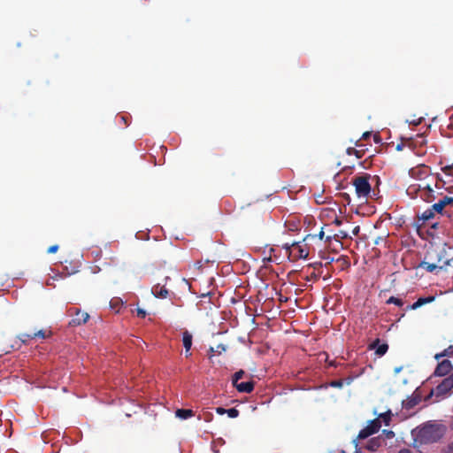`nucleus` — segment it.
Listing matches in <instances>:
<instances>
[{
    "mask_svg": "<svg viewBox=\"0 0 453 453\" xmlns=\"http://www.w3.org/2000/svg\"><path fill=\"white\" fill-rule=\"evenodd\" d=\"M443 436V429L435 424H425L418 429L417 439L421 443H434Z\"/></svg>",
    "mask_w": 453,
    "mask_h": 453,
    "instance_id": "nucleus-1",
    "label": "nucleus"
},
{
    "mask_svg": "<svg viewBox=\"0 0 453 453\" xmlns=\"http://www.w3.org/2000/svg\"><path fill=\"white\" fill-rule=\"evenodd\" d=\"M370 178L371 175L368 173L353 178L352 184L355 187L356 195L359 199H368L372 190L371 184L369 182Z\"/></svg>",
    "mask_w": 453,
    "mask_h": 453,
    "instance_id": "nucleus-2",
    "label": "nucleus"
},
{
    "mask_svg": "<svg viewBox=\"0 0 453 453\" xmlns=\"http://www.w3.org/2000/svg\"><path fill=\"white\" fill-rule=\"evenodd\" d=\"M412 190L414 192H418L420 198L427 203H432L436 198L435 191L431 188L429 184H426V186L418 185V188L415 186H411L408 188V192H411Z\"/></svg>",
    "mask_w": 453,
    "mask_h": 453,
    "instance_id": "nucleus-3",
    "label": "nucleus"
},
{
    "mask_svg": "<svg viewBox=\"0 0 453 453\" xmlns=\"http://www.w3.org/2000/svg\"><path fill=\"white\" fill-rule=\"evenodd\" d=\"M51 335H52V332L50 329H40L38 331H35L33 334H20L18 336V339L20 342L19 348L21 346V344H27V342L30 340L47 339V338H50Z\"/></svg>",
    "mask_w": 453,
    "mask_h": 453,
    "instance_id": "nucleus-4",
    "label": "nucleus"
},
{
    "mask_svg": "<svg viewBox=\"0 0 453 453\" xmlns=\"http://www.w3.org/2000/svg\"><path fill=\"white\" fill-rule=\"evenodd\" d=\"M381 426V422L379 418L371 420L369 424L358 433L357 438L360 440L365 439L370 435L377 433Z\"/></svg>",
    "mask_w": 453,
    "mask_h": 453,
    "instance_id": "nucleus-5",
    "label": "nucleus"
},
{
    "mask_svg": "<svg viewBox=\"0 0 453 453\" xmlns=\"http://www.w3.org/2000/svg\"><path fill=\"white\" fill-rule=\"evenodd\" d=\"M410 174L413 179L425 180L431 175V170L425 165H419L410 170Z\"/></svg>",
    "mask_w": 453,
    "mask_h": 453,
    "instance_id": "nucleus-6",
    "label": "nucleus"
},
{
    "mask_svg": "<svg viewBox=\"0 0 453 453\" xmlns=\"http://www.w3.org/2000/svg\"><path fill=\"white\" fill-rule=\"evenodd\" d=\"M73 314L74 317L69 321L70 326L74 327L84 325L89 319V314L81 311L80 309H75Z\"/></svg>",
    "mask_w": 453,
    "mask_h": 453,
    "instance_id": "nucleus-7",
    "label": "nucleus"
},
{
    "mask_svg": "<svg viewBox=\"0 0 453 453\" xmlns=\"http://www.w3.org/2000/svg\"><path fill=\"white\" fill-rule=\"evenodd\" d=\"M291 246H294V249H292V251H290V257L293 258V260H297L301 258H306L309 255V250L307 248L303 245H300L299 242H292Z\"/></svg>",
    "mask_w": 453,
    "mask_h": 453,
    "instance_id": "nucleus-8",
    "label": "nucleus"
},
{
    "mask_svg": "<svg viewBox=\"0 0 453 453\" xmlns=\"http://www.w3.org/2000/svg\"><path fill=\"white\" fill-rule=\"evenodd\" d=\"M452 388L453 384L447 377L434 389L432 390L431 395L434 394L437 397H442Z\"/></svg>",
    "mask_w": 453,
    "mask_h": 453,
    "instance_id": "nucleus-9",
    "label": "nucleus"
},
{
    "mask_svg": "<svg viewBox=\"0 0 453 453\" xmlns=\"http://www.w3.org/2000/svg\"><path fill=\"white\" fill-rule=\"evenodd\" d=\"M168 276L165 277V283L169 280ZM152 294L157 298H166L169 295V290L165 288V284L157 283L154 285L151 288Z\"/></svg>",
    "mask_w": 453,
    "mask_h": 453,
    "instance_id": "nucleus-10",
    "label": "nucleus"
},
{
    "mask_svg": "<svg viewBox=\"0 0 453 453\" xmlns=\"http://www.w3.org/2000/svg\"><path fill=\"white\" fill-rule=\"evenodd\" d=\"M452 368H453V366H452L450 361L448 359H445L437 365L434 374L435 376H440V377L445 376L452 370Z\"/></svg>",
    "mask_w": 453,
    "mask_h": 453,
    "instance_id": "nucleus-11",
    "label": "nucleus"
},
{
    "mask_svg": "<svg viewBox=\"0 0 453 453\" xmlns=\"http://www.w3.org/2000/svg\"><path fill=\"white\" fill-rule=\"evenodd\" d=\"M380 339L377 338L369 345V349H374L375 354L378 357H382L387 353V351L388 349V345L387 343L380 344Z\"/></svg>",
    "mask_w": 453,
    "mask_h": 453,
    "instance_id": "nucleus-12",
    "label": "nucleus"
},
{
    "mask_svg": "<svg viewBox=\"0 0 453 453\" xmlns=\"http://www.w3.org/2000/svg\"><path fill=\"white\" fill-rule=\"evenodd\" d=\"M453 203V197L443 196L437 203L432 205V210H434L437 213H441L442 210L447 206Z\"/></svg>",
    "mask_w": 453,
    "mask_h": 453,
    "instance_id": "nucleus-13",
    "label": "nucleus"
},
{
    "mask_svg": "<svg viewBox=\"0 0 453 453\" xmlns=\"http://www.w3.org/2000/svg\"><path fill=\"white\" fill-rule=\"evenodd\" d=\"M240 393H251L255 387L254 380H250L245 382H237L233 385Z\"/></svg>",
    "mask_w": 453,
    "mask_h": 453,
    "instance_id": "nucleus-14",
    "label": "nucleus"
},
{
    "mask_svg": "<svg viewBox=\"0 0 453 453\" xmlns=\"http://www.w3.org/2000/svg\"><path fill=\"white\" fill-rule=\"evenodd\" d=\"M192 340L193 336L188 330L182 333V342L185 348V355L187 357L191 356L190 349L192 347Z\"/></svg>",
    "mask_w": 453,
    "mask_h": 453,
    "instance_id": "nucleus-15",
    "label": "nucleus"
},
{
    "mask_svg": "<svg viewBox=\"0 0 453 453\" xmlns=\"http://www.w3.org/2000/svg\"><path fill=\"white\" fill-rule=\"evenodd\" d=\"M435 299L434 296L419 297L414 303L410 305L407 310H416L426 303H432Z\"/></svg>",
    "mask_w": 453,
    "mask_h": 453,
    "instance_id": "nucleus-16",
    "label": "nucleus"
},
{
    "mask_svg": "<svg viewBox=\"0 0 453 453\" xmlns=\"http://www.w3.org/2000/svg\"><path fill=\"white\" fill-rule=\"evenodd\" d=\"M445 262L443 263L442 265H439L435 263H429L427 261H422L420 264H419V267L426 270L427 272L429 273H433L435 269L437 268H440V269H442L444 266H445Z\"/></svg>",
    "mask_w": 453,
    "mask_h": 453,
    "instance_id": "nucleus-17",
    "label": "nucleus"
},
{
    "mask_svg": "<svg viewBox=\"0 0 453 453\" xmlns=\"http://www.w3.org/2000/svg\"><path fill=\"white\" fill-rule=\"evenodd\" d=\"M175 415L180 419H187L194 416V411L190 409H178L175 411Z\"/></svg>",
    "mask_w": 453,
    "mask_h": 453,
    "instance_id": "nucleus-18",
    "label": "nucleus"
},
{
    "mask_svg": "<svg viewBox=\"0 0 453 453\" xmlns=\"http://www.w3.org/2000/svg\"><path fill=\"white\" fill-rule=\"evenodd\" d=\"M435 211L432 210V206L428 209H426L425 211L422 212L421 216L419 217L420 219H422L424 222L430 220L434 217Z\"/></svg>",
    "mask_w": 453,
    "mask_h": 453,
    "instance_id": "nucleus-19",
    "label": "nucleus"
},
{
    "mask_svg": "<svg viewBox=\"0 0 453 453\" xmlns=\"http://www.w3.org/2000/svg\"><path fill=\"white\" fill-rule=\"evenodd\" d=\"M380 446V438H372L367 443L366 448L371 451H375Z\"/></svg>",
    "mask_w": 453,
    "mask_h": 453,
    "instance_id": "nucleus-20",
    "label": "nucleus"
},
{
    "mask_svg": "<svg viewBox=\"0 0 453 453\" xmlns=\"http://www.w3.org/2000/svg\"><path fill=\"white\" fill-rule=\"evenodd\" d=\"M324 237H325V232H324L323 228H321V230L319 231V233L318 234V238L319 241H322L324 239ZM316 238H317L316 234H309L303 238V242H311V241L315 240Z\"/></svg>",
    "mask_w": 453,
    "mask_h": 453,
    "instance_id": "nucleus-21",
    "label": "nucleus"
},
{
    "mask_svg": "<svg viewBox=\"0 0 453 453\" xmlns=\"http://www.w3.org/2000/svg\"><path fill=\"white\" fill-rule=\"evenodd\" d=\"M391 416L392 413L390 411H388L385 413L380 414L378 418L380 420V422H383L386 426H388L391 420Z\"/></svg>",
    "mask_w": 453,
    "mask_h": 453,
    "instance_id": "nucleus-22",
    "label": "nucleus"
},
{
    "mask_svg": "<svg viewBox=\"0 0 453 453\" xmlns=\"http://www.w3.org/2000/svg\"><path fill=\"white\" fill-rule=\"evenodd\" d=\"M387 304H395L399 307H402L403 305V302L402 299L395 297V296H390L387 302Z\"/></svg>",
    "mask_w": 453,
    "mask_h": 453,
    "instance_id": "nucleus-23",
    "label": "nucleus"
},
{
    "mask_svg": "<svg viewBox=\"0 0 453 453\" xmlns=\"http://www.w3.org/2000/svg\"><path fill=\"white\" fill-rule=\"evenodd\" d=\"M244 375L245 372L243 370H239L238 372H236L232 377V384L234 385L237 382H239V380L242 379Z\"/></svg>",
    "mask_w": 453,
    "mask_h": 453,
    "instance_id": "nucleus-24",
    "label": "nucleus"
},
{
    "mask_svg": "<svg viewBox=\"0 0 453 453\" xmlns=\"http://www.w3.org/2000/svg\"><path fill=\"white\" fill-rule=\"evenodd\" d=\"M239 413L240 412L236 408L226 409V414H227V416L232 418H237Z\"/></svg>",
    "mask_w": 453,
    "mask_h": 453,
    "instance_id": "nucleus-25",
    "label": "nucleus"
},
{
    "mask_svg": "<svg viewBox=\"0 0 453 453\" xmlns=\"http://www.w3.org/2000/svg\"><path fill=\"white\" fill-rule=\"evenodd\" d=\"M343 384H344L343 380H332L329 385L333 388H341L343 387Z\"/></svg>",
    "mask_w": 453,
    "mask_h": 453,
    "instance_id": "nucleus-26",
    "label": "nucleus"
},
{
    "mask_svg": "<svg viewBox=\"0 0 453 453\" xmlns=\"http://www.w3.org/2000/svg\"><path fill=\"white\" fill-rule=\"evenodd\" d=\"M347 154L348 155H355L358 158H360L362 157L360 151L357 150L355 148H348Z\"/></svg>",
    "mask_w": 453,
    "mask_h": 453,
    "instance_id": "nucleus-27",
    "label": "nucleus"
},
{
    "mask_svg": "<svg viewBox=\"0 0 453 453\" xmlns=\"http://www.w3.org/2000/svg\"><path fill=\"white\" fill-rule=\"evenodd\" d=\"M452 355V352H450V347L447 349H445L443 352L440 353V354H436L435 355V359H440L441 357H445V356H448V357H451Z\"/></svg>",
    "mask_w": 453,
    "mask_h": 453,
    "instance_id": "nucleus-28",
    "label": "nucleus"
},
{
    "mask_svg": "<svg viewBox=\"0 0 453 453\" xmlns=\"http://www.w3.org/2000/svg\"><path fill=\"white\" fill-rule=\"evenodd\" d=\"M282 248L286 250V252L288 254V257H290V251H292V249H294V246H291V243H284L282 245Z\"/></svg>",
    "mask_w": 453,
    "mask_h": 453,
    "instance_id": "nucleus-29",
    "label": "nucleus"
},
{
    "mask_svg": "<svg viewBox=\"0 0 453 453\" xmlns=\"http://www.w3.org/2000/svg\"><path fill=\"white\" fill-rule=\"evenodd\" d=\"M58 250V245H57V244H56V245H52V246H50V247L48 249L47 252H48L49 254H52V253H56Z\"/></svg>",
    "mask_w": 453,
    "mask_h": 453,
    "instance_id": "nucleus-30",
    "label": "nucleus"
},
{
    "mask_svg": "<svg viewBox=\"0 0 453 453\" xmlns=\"http://www.w3.org/2000/svg\"><path fill=\"white\" fill-rule=\"evenodd\" d=\"M383 434H385L388 439H391L395 436V433L391 430H383Z\"/></svg>",
    "mask_w": 453,
    "mask_h": 453,
    "instance_id": "nucleus-31",
    "label": "nucleus"
},
{
    "mask_svg": "<svg viewBox=\"0 0 453 453\" xmlns=\"http://www.w3.org/2000/svg\"><path fill=\"white\" fill-rule=\"evenodd\" d=\"M308 280H319V276L313 272L311 273V275L307 278Z\"/></svg>",
    "mask_w": 453,
    "mask_h": 453,
    "instance_id": "nucleus-32",
    "label": "nucleus"
},
{
    "mask_svg": "<svg viewBox=\"0 0 453 453\" xmlns=\"http://www.w3.org/2000/svg\"><path fill=\"white\" fill-rule=\"evenodd\" d=\"M216 412L219 415H224L226 414V409L223 408V407H217L216 408Z\"/></svg>",
    "mask_w": 453,
    "mask_h": 453,
    "instance_id": "nucleus-33",
    "label": "nucleus"
},
{
    "mask_svg": "<svg viewBox=\"0 0 453 453\" xmlns=\"http://www.w3.org/2000/svg\"><path fill=\"white\" fill-rule=\"evenodd\" d=\"M137 316L140 317V318H145L146 311H143L142 309L138 308L137 309Z\"/></svg>",
    "mask_w": 453,
    "mask_h": 453,
    "instance_id": "nucleus-34",
    "label": "nucleus"
},
{
    "mask_svg": "<svg viewBox=\"0 0 453 453\" xmlns=\"http://www.w3.org/2000/svg\"><path fill=\"white\" fill-rule=\"evenodd\" d=\"M452 167L451 166H445L442 168V171L447 173V174H451L450 171H451Z\"/></svg>",
    "mask_w": 453,
    "mask_h": 453,
    "instance_id": "nucleus-35",
    "label": "nucleus"
},
{
    "mask_svg": "<svg viewBox=\"0 0 453 453\" xmlns=\"http://www.w3.org/2000/svg\"><path fill=\"white\" fill-rule=\"evenodd\" d=\"M371 136V133L370 132H365L362 135V138L364 140H366L367 138H369Z\"/></svg>",
    "mask_w": 453,
    "mask_h": 453,
    "instance_id": "nucleus-36",
    "label": "nucleus"
},
{
    "mask_svg": "<svg viewBox=\"0 0 453 453\" xmlns=\"http://www.w3.org/2000/svg\"><path fill=\"white\" fill-rule=\"evenodd\" d=\"M445 265H449L453 266V257L451 258H449L445 261Z\"/></svg>",
    "mask_w": 453,
    "mask_h": 453,
    "instance_id": "nucleus-37",
    "label": "nucleus"
},
{
    "mask_svg": "<svg viewBox=\"0 0 453 453\" xmlns=\"http://www.w3.org/2000/svg\"><path fill=\"white\" fill-rule=\"evenodd\" d=\"M373 139H374V142H375L376 143L380 142V135H379V134H374V135H373Z\"/></svg>",
    "mask_w": 453,
    "mask_h": 453,
    "instance_id": "nucleus-38",
    "label": "nucleus"
},
{
    "mask_svg": "<svg viewBox=\"0 0 453 453\" xmlns=\"http://www.w3.org/2000/svg\"><path fill=\"white\" fill-rule=\"evenodd\" d=\"M332 239H333V236H332V235H327V236H326V238H325V242H327V243H329V242H331Z\"/></svg>",
    "mask_w": 453,
    "mask_h": 453,
    "instance_id": "nucleus-39",
    "label": "nucleus"
},
{
    "mask_svg": "<svg viewBox=\"0 0 453 453\" xmlns=\"http://www.w3.org/2000/svg\"><path fill=\"white\" fill-rule=\"evenodd\" d=\"M398 453H411V452L408 449H400Z\"/></svg>",
    "mask_w": 453,
    "mask_h": 453,
    "instance_id": "nucleus-40",
    "label": "nucleus"
},
{
    "mask_svg": "<svg viewBox=\"0 0 453 453\" xmlns=\"http://www.w3.org/2000/svg\"><path fill=\"white\" fill-rule=\"evenodd\" d=\"M358 232H359V226H356V227L354 228V230H353V234H358Z\"/></svg>",
    "mask_w": 453,
    "mask_h": 453,
    "instance_id": "nucleus-41",
    "label": "nucleus"
},
{
    "mask_svg": "<svg viewBox=\"0 0 453 453\" xmlns=\"http://www.w3.org/2000/svg\"><path fill=\"white\" fill-rule=\"evenodd\" d=\"M449 426H450L451 429H453V415L450 418Z\"/></svg>",
    "mask_w": 453,
    "mask_h": 453,
    "instance_id": "nucleus-42",
    "label": "nucleus"
},
{
    "mask_svg": "<svg viewBox=\"0 0 453 453\" xmlns=\"http://www.w3.org/2000/svg\"><path fill=\"white\" fill-rule=\"evenodd\" d=\"M337 226H340L342 224V221L338 219H335L334 221Z\"/></svg>",
    "mask_w": 453,
    "mask_h": 453,
    "instance_id": "nucleus-43",
    "label": "nucleus"
},
{
    "mask_svg": "<svg viewBox=\"0 0 453 453\" xmlns=\"http://www.w3.org/2000/svg\"><path fill=\"white\" fill-rule=\"evenodd\" d=\"M351 382H352V379H351V378H348V379H346V383H347L348 385H349Z\"/></svg>",
    "mask_w": 453,
    "mask_h": 453,
    "instance_id": "nucleus-44",
    "label": "nucleus"
},
{
    "mask_svg": "<svg viewBox=\"0 0 453 453\" xmlns=\"http://www.w3.org/2000/svg\"><path fill=\"white\" fill-rule=\"evenodd\" d=\"M453 384V372L448 377Z\"/></svg>",
    "mask_w": 453,
    "mask_h": 453,
    "instance_id": "nucleus-45",
    "label": "nucleus"
},
{
    "mask_svg": "<svg viewBox=\"0 0 453 453\" xmlns=\"http://www.w3.org/2000/svg\"><path fill=\"white\" fill-rule=\"evenodd\" d=\"M341 235H342V238H346L347 237V234L343 233V232H341Z\"/></svg>",
    "mask_w": 453,
    "mask_h": 453,
    "instance_id": "nucleus-46",
    "label": "nucleus"
},
{
    "mask_svg": "<svg viewBox=\"0 0 453 453\" xmlns=\"http://www.w3.org/2000/svg\"><path fill=\"white\" fill-rule=\"evenodd\" d=\"M450 352H452L451 357H453V347H450Z\"/></svg>",
    "mask_w": 453,
    "mask_h": 453,
    "instance_id": "nucleus-47",
    "label": "nucleus"
},
{
    "mask_svg": "<svg viewBox=\"0 0 453 453\" xmlns=\"http://www.w3.org/2000/svg\"><path fill=\"white\" fill-rule=\"evenodd\" d=\"M355 453H362V452L360 451V449H357V450L355 451Z\"/></svg>",
    "mask_w": 453,
    "mask_h": 453,
    "instance_id": "nucleus-48",
    "label": "nucleus"
}]
</instances>
